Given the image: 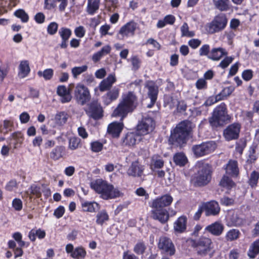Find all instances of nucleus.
Here are the masks:
<instances>
[{
	"mask_svg": "<svg viewBox=\"0 0 259 259\" xmlns=\"http://www.w3.org/2000/svg\"><path fill=\"white\" fill-rule=\"evenodd\" d=\"M138 105V97L134 92L128 91L122 94L118 104L111 114L112 117L119 118L120 122H112L107 127V133L113 138H118L120 137L124 127L122 121L129 113L135 110Z\"/></svg>",
	"mask_w": 259,
	"mask_h": 259,
	"instance_id": "nucleus-1",
	"label": "nucleus"
},
{
	"mask_svg": "<svg viewBox=\"0 0 259 259\" xmlns=\"http://www.w3.org/2000/svg\"><path fill=\"white\" fill-rule=\"evenodd\" d=\"M172 200V197L168 194L162 195L153 200L150 205L152 208L151 218L159 221L162 224L166 223L169 218L166 207L171 204Z\"/></svg>",
	"mask_w": 259,
	"mask_h": 259,
	"instance_id": "nucleus-2",
	"label": "nucleus"
},
{
	"mask_svg": "<svg viewBox=\"0 0 259 259\" xmlns=\"http://www.w3.org/2000/svg\"><path fill=\"white\" fill-rule=\"evenodd\" d=\"M90 187L96 193L100 195L104 200H109L118 197L120 191L114 186L102 179H97L90 183Z\"/></svg>",
	"mask_w": 259,
	"mask_h": 259,
	"instance_id": "nucleus-3",
	"label": "nucleus"
},
{
	"mask_svg": "<svg viewBox=\"0 0 259 259\" xmlns=\"http://www.w3.org/2000/svg\"><path fill=\"white\" fill-rule=\"evenodd\" d=\"M198 167L197 172L195 174L192 182L196 187H203L207 185L211 179V171L209 165L199 162L196 165Z\"/></svg>",
	"mask_w": 259,
	"mask_h": 259,
	"instance_id": "nucleus-4",
	"label": "nucleus"
},
{
	"mask_svg": "<svg viewBox=\"0 0 259 259\" xmlns=\"http://www.w3.org/2000/svg\"><path fill=\"white\" fill-rule=\"evenodd\" d=\"M231 118V116L228 114L226 104L222 103L214 109L209 122L212 127H217L229 122Z\"/></svg>",
	"mask_w": 259,
	"mask_h": 259,
	"instance_id": "nucleus-5",
	"label": "nucleus"
},
{
	"mask_svg": "<svg viewBox=\"0 0 259 259\" xmlns=\"http://www.w3.org/2000/svg\"><path fill=\"white\" fill-rule=\"evenodd\" d=\"M187 242L192 247L195 248L197 254L201 256H205L212 248L211 240L204 236L197 240L188 239Z\"/></svg>",
	"mask_w": 259,
	"mask_h": 259,
	"instance_id": "nucleus-6",
	"label": "nucleus"
},
{
	"mask_svg": "<svg viewBox=\"0 0 259 259\" xmlns=\"http://www.w3.org/2000/svg\"><path fill=\"white\" fill-rule=\"evenodd\" d=\"M85 105L83 110L89 118L98 120L103 117L104 109L98 100L94 99Z\"/></svg>",
	"mask_w": 259,
	"mask_h": 259,
	"instance_id": "nucleus-7",
	"label": "nucleus"
},
{
	"mask_svg": "<svg viewBox=\"0 0 259 259\" xmlns=\"http://www.w3.org/2000/svg\"><path fill=\"white\" fill-rule=\"evenodd\" d=\"M74 96L76 102L81 106L85 105L91 99V94L88 88L81 83H78L76 85Z\"/></svg>",
	"mask_w": 259,
	"mask_h": 259,
	"instance_id": "nucleus-8",
	"label": "nucleus"
},
{
	"mask_svg": "<svg viewBox=\"0 0 259 259\" xmlns=\"http://www.w3.org/2000/svg\"><path fill=\"white\" fill-rule=\"evenodd\" d=\"M227 24V19L224 14L216 16L213 20L206 25L208 33L213 34L223 30Z\"/></svg>",
	"mask_w": 259,
	"mask_h": 259,
	"instance_id": "nucleus-9",
	"label": "nucleus"
},
{
	"mask_svg": "<svg viewBox=\"0 0 259 259\" xmlns=\"http://www.w3.org/2000/svg\"><path fill=\"white\" fill-rule=\"evenodd\" d=\"M155 127V121L153 118L149 115H145L138 124L137 130L141 135L144 136L151 133Z\"/></svg>",
	"mask_w": 259,
	"mask_h": 259,
	"instance_id": "nucleus-10",
	"label": "nucleus"
},
{
	"mask_svg": "<svg viewBox=\"0 0 259 259\" xmlns=\"http://www.w3.org/2000/svg\"><path fill=\"white\" fill-rule=\"evenodd\" d=\"M157 247L161 254L171 256L176 252L174 243L171 239L165 236H161L159 239Z\"/></svg>",
	"mask_w": 259,
	"mask_h": 259,
	"instance_id": "nucleus-11",
	"label": "nucleus"
},
{
	"mask_svg": "<svg viewBox=\"0 0 259 259\" xmlns=\"http://www.w3.org/2000/svg\"><path fill=\"white\" fill-rule=\"evenodd\" d=\"M216 148V144L213 141L202 143L200 145L193 146L192 150L196 156L200 157L208 154L213 152Z\"/></svg>",
	"mask_w": 259,
	"mask_h": 259,
	"instance_id": "nucleus-12",
	"label": "nucleus"
},
{
	"mask_svg": "<svg viewBox=\"0 0 259 259\" xmlns=\"http://www.w3.org/2000/svg\"><path fill=\"white\" fill-rule=\"evenodd\" d=\"M192 128V123L184 120L179 123V146L186 144Z\"/></svg>",
	"mask_w": 259,
	"mask_h": 259,
	"instance_id": "nucleus-13",
	"label": "nucleus"
},
{
	"mask_svg": "<svg viewBox=\"0 0 259 259\" xmlns=\"http://www.w3.org/2000/svg\"><path fill=\"white\" fill-rule=\"evenodd\" d=\"M145 88L148 89L147 95L150 99V103L147 105L148 108H152L155 104L158 94V87L153 80L146 81Z\"/></svg>",
	"mask_w": 259,
	"mask_h": 259,
	"instance_id": "nucleus-14",
	"label": "nucleus"
},
{
	"mask_svg": "<svg viewBox=\"0 0 259 259\" xmlns=\"http://www.w3.org/2000/svg\"><path fill=\"white\" fill-rule=\"evenodd\" d=\"M137 24L134 20H131L123 25L117 33V37L122 39L124 37L134 36L137 29Z\"/></svg>",
	"mask_w": 259,
	"mask_h": 259,
	"instance_id": "nucleus-15",
	"label": "nucleus"
},
{
	"mask_svg": "<svg viewBox=\"0 0 259 259\" xmlns=\"http://www.w3.org/2000/svg\"><path fill=\"white\" fill-rule=\"evenodd\" d=\"M145 166L138 160L133 161L126 171V174L129 177L138 178L141 179L144 176V172Z\"/></svg>",
	"mask_w": 259,
	"mask_h": 259,
	"instance_id": "nucleus-16",
	"label": "nucleus"
},
{
	"mask_svg": "<svg viewBox=\"0 0 259 259\" xmlns=\"http://www.w3.org/2000/svg\"><path fill=\"white\" fill-rule=\"evenodd\" d=\"M240 127V124L238 123H234L228 125L223 132L225 139L229 141L238 139Z\"/></svg>",
	"mask_w": 259,
	"mask_h": 259,
	"instance_id": "nucleus-17",
	"label": "nucleus"
},
{
	"mask_svg": "<svg viewBox=\"0 0 259 259\" xmlns=\"http://www.w3.org/2000/svg\"><path fill=\"white\" fill-rule=\"evenodd\" d=\"M102 97V102L104 105L108 106L112 102L116 100L119 97L120 89L114 87Z\"/></svg>",
	"mask_w": 259,
	"mask_h": 259,
	"instance_id": "nucleus-18",
	"label": "nucleus"
},
{
	"mask_svg": "<svg viewBox=\"0 0 259 259\" xmlns=\"http://www.w3.org/2000/svg\"><path fill=\"white\" fill-rule=\"evenodd\" d=\"M141 140V135L139 132H128L122 138L123 144L128 147L134 146Z\"/></svg>",
	"mask_w": 259,
	"mask_h": 259,
	"instance_id": "nucleus-19",
	"label": "nucleus"
},
{
	"mask_svg": "<svg viewBox=\"0 0 259 259\" xmlns=\"http://www.w3.org/2000/svg\"><path fill=\"white\" fill-rule=\"evenodd\" d=\"M206 216L218 215L220 211L219 203L215 201H210L203 204Z\"/></svg>",
	"mask_w": 259,
	"mask_h": 259,
	"instance_id": "nucleus-20",
	"label": "nucleus"
},
{
	"mask_svg": "<svg viewBox=\"0 0 259 259\" xmlns=\"http://www.w3.org/2000/svg\"><path fill=\"white\" fill-rule=\"evenodd\" d=\"M58 34L61 38V42L60 47L62 49H66L68 47V41L72 35L71 30L65 27H62L60 28Z\"/></svg>",
	"mask_w": 259,
	"mask_h": 259,
	"instance_id": "nucleus-21",
	"label": "nucleus"
},
{
	"mask_svg": "<svg viewBox=\"0 0 259 259\" xmlns=\"http://www.w3.org/2000/svg\"><path fill=\"white\" fill-rule=\"evenodd\" d=\"M81 211L84 212L94 213L100 208V205L96 201H89L83 199L80 200Z\"/></svg>",
	"mask_w": 259,
	"mask_h": 259,
	"instance_id": "nucleus-22",
	"label": "nucleus"
},
{
	"mask_svg": "<svg viewBox=\"0 0 259 259\" xmlns=\"http://www.w3.org/2000/svg\"><path fill=\"white\" fill-rule=\"evenodd\" d=\"M164 161L162 156L159 154H154L152 156L149 164V167L152 172L156 171V169L163 167Z\"/></svg>",
	"mask_w": 259,
	"mask_h": 259,
	"instance_id": "nucleus-23",
	"label": "nucleus"
},
{
	"mask_svg": "<svg viewBox=\"0 0 259 259\" xmlns=\"http://www.w3.org/2000/svg\"><path fill=\"white\" fill-rule=\"evenodd\" d=\"M57 94L61 97V102L62 103H68L72 99L70 90L68 89L64 85L58 86Z\"/></svg>",
	"mask_w": 259,
	"mask_h": 259,
	"instance_id": "nucleus-24",
	"label": "nucleus"
},
{
	"mask_svg": "<svg viewBox=\"0 0 259 259\" xmlns=\"http://www.w3.org/2000/svg\"><path fill=\"white\" fill-rule=\"evenodd\" d=\"M66 154V148L64 146H57L50 153V157L54 161L63 158Z\"/></svg>",
	"mask_w": 259,
	"mask_h": 259,
	"instance_id": "nucleus-25",
	"label": "nucleus"
},
{
	"mask_svg": "<svg viewBox=\"0 0 259 259\" xmlns=\"http://www.w3.org/2000/svg\"><path fill=\"white\" fill-rule=\"evenodd\" d=\"M224 229L222 224L215 222L205 228V230L214 236H219L222 234Z\"/></svg>",
	"mask_w": 259,
	"mask_h": 259,
	"instance_id": "nucleus-26",
	"label": "nucleus"
},
{
	"mask_svg": "<svg viewBox=\"0 0 259 259\" xmlns=\"http://www.w3.org/2000/svg\"><path fill=\"white\" fill-rule=\"evenodd\" d=\"M227 54L228 53L225 49L220 47L213 48L210 51L208 59L213 61H219Z\"/></svg>",
	"mask_w": 259,
	"mask_h": 259,
	"instance_id": "nucleus-27",
	"label": "nucleus"
},
{
	"mask_svg": "<svg viewBox=\"0 0 259 259\" xmlns=\"http://www.w3.org/2000/svg\"><path fill=\"white\" fill-rule=\"evenodd\" d=\"M225 170L227 174L232 177H237L239 174L237 161L234 160H230L226 165Z\"/></svg>",
	"mask_w": 259,
	"mask_h": 259,
	"instance_id": "nucleus-28",
	"label": "nucleus"
},
{
	"mask_svg": "<svg viewBox=\"0 0 259 259\" xmlns=\"http://www.w3.org/2000/svg\"><path fill=\"white\" fill-rule=\"evenodd\" d=\"M18 70V76L20 78H23L27 77L30 72L28 61H21L20 63Z\"/></svg>",
	"mask_w": 259,
	"mask_h": 259,
	"instance_id": "nucleus-29",
	"label": "nucleus"
},
{
	"mask_svg": "<svg viewBox=\"0 0 259 259\" xmlns=\"http://www.w3.org/2000/svg\"><path fill=\"white\" fill-rule=\"evenodd\" d=\"M111 48L109 45L104 46L101 50L94 53L92 57V60L94 63L99 62L104 56L108 55L111 52Z\"/></svg>",
	"mask_w": 259,
	"mask_h": 259,
	"instance_id": "nucleus-30",
	"label": "nucleus"
},
{
	"mask_svg": "<svg viewBox=\"0 0 259 259\" xmlns=\"http://www.w3.org/2000/svg\"><path fill=\"white\" fill-rule=\"evenodd\" d=\"M10 139H13L15 141L13 143L14 149H16L21 146L23 143L24 137L23 133L20 131H17L13 133L10 137Z\"/></svg>",
	"mask_w": 259,
	"mask_h": 259,
	"instance_id": "nucleus-31",
	"label": "nucleus"
},
{
	"mask_svg": "<svg viewBox=\"0 0 259 259\" xmlns=\"http://www.w3.org/2000/svg\"><path fill=\"white\" fill-rule=\"evenodd\" d=\"M69 117V115L66 111L58 112L54 117L55 124L58 126H63L64 125Z\"/></svg>",
	"mask_w": 259,
	"mask_h": 259,
	"instance_id": "nucleus-32",
	"label": "nucleus"
},
{
	"mask_svg": "<svg viewBox=\"0 0 259 259\" xmlns=\"http://www.w3.org/2000/svg\"><path fill=\"white\" fill-rule=\"evenodd\" d=\"M100 0H88L87 12L91 15H94L99 10Z\"/></svg>",
	"mask_w": 259,
	"mask_h": 259,
	"instance_id": "nucleus-33",
	"label": "nucleus"
},
{
	"mask_svg": "<svg viewBox=\"0 0 259 259\" xmlns=\"http://www.w3.org/2000/svg\"><path fill=\"white\" fill-rule=\"evenodd\" d=\"M46 233L45 230L38 229L36 230L34 229L31 230L28 234V237L32 242H34L36 240V236L39 239H42L46 237Z\"/></svg>",
	"mask_w": 259,
	"mask_h": 259,
	"instance_id": "nucleus-34",
	"label": "nucleus"
},
{
	"mask_svg": "<svg viewBox=\"0 0 259 259\" xmlns=\"http://www.w3.org/2000/svg\"><path fill=\"white\" fill-rule=\"evenodd\" d=\"M14 122L11 119H5L3 121V125L0 124V133L4 135L11 132L14 128Z\"/></svg>",
	"mask_w": 259,
	"mask_h": 259,
	"instance_id": "nucleus-35",
	"label": "nucleus"
},
{
	"mask_svg": "<svg viewBox=\"0 0 259 259\" xmlns=\"http://www.w3.org/2000/svg\"><path fill=\"white\" fill-rule=\"evenodd\" d=\"M259 253V239L254 241L249 246L247 255L250 258H254Z\"/></svg>",
	"mask_w": 259,
	"mask_h": 259,
	"instance_id": "nucleus-36",
	"label": "nucleus"
},
{
	"mask_svg": "<svg viewBox=\"0 0 259 259\" xmlns=\"http://www.w3.org/2000/svg\"><path fill=\"white\" fill-rule=\"evenodd\" d=\"M215 8L221 11H228L230 7L229 0H213Z\"/></svg>",
	"mask_w": 259,
	"mask_h": 259,
	"instance_id": "nucleus-37",
	"label": "nucleus"
},
{
	"mask_svg": "<svg viewBox=\"0 0 259 259\" xmlns=\"http://www.w3.org/2000/svg\"><path fill=\"white\" fill-rule=\"evenodd\" d=\"M82 147L81 139L77 137H70L68 141V148L75 150Z\"/></svg>",
	"mask_w": 259,
	"mask_h": 259,
	"instance_id": "nucleus-38",
	"label": "nucleus"
},
{
	"mask_svg": "<svg viewBox=\"0 0 259 259\" xmlns=\"http://www.w3.org/2000/svg\"><path fill=\"white\" fill-rule=\"evenodd\" d=\"M146 249L145 242L143 240H139L135 245L133 251L137 255H143Z\"/></svg>",
	"mask_w": 259,
	"mask_h": 259,
	"instance_id": "nucleus-39",
	"label": "nucleus"
},
{
	"mask_svg": "<svg viewBox=\"0 0 259 259\" xmlns=\"http://www.w3.org/2000/svg\"><path fill=\"white\" fill-rule=\"evenodd\" d=\"M240 235L241 233L239 230L232 229L227 232L225 235V239L227 241L232 242L237 240Z\"/></svg>",
	"mask_w": 259,
	"mask_h": 259,
	"instance_id": "nucleus-40",
	"label": "nucleus"
},
{
	"mask_svg": "<svg viewBox=\"0 0 259 259\" xmlns=\"http://www.w3.org/2000/svg\"><path fill=\"white\" fill-rule=\"evenodd\" d=\"M96 224L103 226L104 223L109 220V217L106 210L99 211L96 215Z\"/></svg>",
	"mask_w": 259,
	"mask_h": 259,
	"instance_id": "nucleus-41",
	"label": "nucleus"
},
{
	"mask_svg": "<svg viewBox=\"0 0 259 259\" xmlns=\"http://www.w3.org/2000/svg\"><path fill=\"white\" fill-rule=\"evenodd\" d=\"M168 143L172 146H178V124H176L175 128L171 131Z\"/></svg>",
	"mask_w": 259,
	"mask_h": 259,
	"instance_id": "nucleus-42",
	"label": "nucleus"
},
{
	"mask_svg": "<svg viewBox=\"0 0 259 259\" xmlns=\"http://www.w3.org/2000/svg\"><path fill=\"white\" fill-rule=\"evenodd\" d=\"M87 255L85 249L82 247H76L73 252L71 254V256L74 259H84Z\"/></svg>",
	"mask_w": 259,
	"mask_h": 259,
	"instance_id": "nucleus-43",
	"label": "nucleus"
},
{
	"mask_svg": "<svg viewBox=\"0 0 259 259\" xmlns=\"http://www.w3.org/2000/svg\"><path fill=\"white\" fill-rule=\"evenodd\" d=\"M106 143L105 140H102V142L99 141L92 142L90 144L91 151L96 153L101 151L103 149L104 144Z\"/></svg>",
	"mask_w": 259,
	"mask_h": 259,
	"instance_id": "nucleus-44",
	"label": "nucleus"
},
{
	"mask_svg": "<svg viewBox=\"0 0 259 259\" xmlns=\"http://www.w3.org/2000/svg\"><path fill=\"white\" fill-rule=\"evenodd\" d=\"M220 185L223 187L230 189L234 186L235 183L228 176H224L220 182Z\"/></svg>",
	"mask_w": 259,
	"mask_h": 259,
	"instance_id": "nucleus-45",
	"label": "nucleus"
},
{
	"mask_svg": "<svg viewBox=\"0 0 259 259\" xmlns=\"http://www.w3.org/2000/svg\"><path fill=\"white\" fill-rule=\"evenodd\" d=\"M37 74L39 77H43L46 80H49L54 75V70L52 68H48L45 69L43 71H38Z\"/></svg>",
	"mask_w": 259,
	"mask_h": 259,
	"instance_id": "nucleus-46",
	"label": "nucleus"
},
{
	"mask_svg": "<svg viewBox=\"0 0 259 259\" xmlns=\"http://www.w3.org/2000/svg\"><path fill=\"white\" fill-rule=\"evenodd\" d=\"M242 223V220L237 214L233 213L229 218L228 226H239Z\"/></svg>",
	"mask_w": 259,
	"mask_h": 259,
	"instance_id": "nucleus-47",
	"label": "nucleus"
},
{
	"mask_svg": "<svg viewBox=\"0 0 259 259\" xmlns=\"http://www.w3.org/2000/svg\"><path fill=\"white\" fill-rule=\"evenodd\" d=\"M14 15L20 19L23 23H26L29 20V16L23 9H18L15 11Z\"/></svg>",
	"mask_w": 259,
	"mask_h": 259,
	"instance_id": "nucleus-48",
	"label": "nucleus"
},
{
	"mask_svg": "<svg viewBox=\"0 0 259 259\" xmlns=\"http://www.w3.org/2000/svg\"><path fill=\"white\" fill-rule=\"evenodd\" d=\"M234 90V88L232 86L226 87L217 95L218 98H220L221 100H223L229 96Z\"/></svg>",
	"mask_w": 259,
	"mask_h": 259,
	"instance_id": "nucleus-49",
	"label": "nucleus"
},
{
	"mask_svg": "<svg viewBox=\"0 0 259 259\" xmlns=\"http://www.w3.org/2000/svg\"><path fill=\"white\" fill-rule=\"evenodd\" d=\"M10 71V66L8 63L0 65V81L3 82L6 77Z\"/></svg>",
	"mask_w": 259,
	"mask_h": 259,
	"instance_id": "nucleus-50",
	"label": "nucleus"
},
{
	"mask_svg": "<svg viewBox=\"0 0 259 259\" xmlns=\"http://www.w3.org/2000/svg\"><path fill=\"white\" fill-rule=\"evenodd\" d=\"M259 179V173L256 171H253L248 180L249 185L252 187L256 186Z\"/></svg>",
	"mask_w": 259,
	"mask_h": 259,
	"instance_id": "nucleus-51",
	"label": "nucleus"
},
{
	"mask_svg": "<svg viewBox=\"0 0 259 259\" xmlns=\"http://www.w3.org/2000/svg\"><path fill=\"white\" fill-rule=\"evenodd\" d=\"M88 66L86 65L81 66L74 67L71 69V73L74 78H76L79 75L86 71Z\"/></svg>",
	"mask_w": 259,
	"mask_h": 259,
	"instance_id": "nucleus-52",
	"label": "nucleus"
},
{
	"mask_svg": "<svg viewBox=\"0 0 259 259\" xmlns=\"http://www.w3.org/2000/svg\"><path fill=\"white\" fill-rule=\"evenodd\" d=\"M187 218L183 215L179 217V233H183L186 231Z\"/></svg>",
	"mask_w": 259,
	"mask_h": 259,
	"instance_id": "nucleus-53",
	"label": "nucleus"
},
{
	"mask_svg": "<svg viewBox=\"0 0 259 259\" xmlns=\"http://www.w3.org/2000/svg\"><path fill=\"white\" fill-rule=\"evenodd\" d=\"M182 36L192 37L195 33L193 31H189V27L186 23H184L181 28Z\"/></svg>",
	"mask_w": 259,
	"mask_h": 259,
	"instance_id": "nucleus-54",
	"label": "nucleus"
},
{
	"mask_svg": "<svg viewBox=\"0 0 259 259\" xmlns=\"http://www.w3.org/2000/svg\"><path fill=\"white\" fill-rule=\"evenodd\" d=\"M58 24L55 22H51L47 27V32L50 35H54L58 29Z\"/></svg>",
	"mask_w": 259,
	"mask_h": 259,
	"instance_id": "nucleus-55",
	"label": "nucleus"
},
{
	"mask_svg": "<svg viewBox=\"0 0 259 259\" xmlns=\"http://www.w3.org/2000/svg\"><path fill=\"white\" fill-rule=\"evenodd\" d=\"M30 193L37 198H40L41 196V192L40 187L36 185H32L30 187Z\"/></svg>",
	"mask_w": 259,
	"mask_h": 259,
	"instance_id": "nucleus-56",
	"label": "nucleus"
},
{
	"mask_svg": "<svg viewBox=\"0 0 259 259\" xmlns=\"http://www.w3.org/2000/svg\"><path fill=\"white\" fill-rule=\"evenodd\" d=\"M17 3V0H0V5L4 9L8 8L11 6H15Z\"/></svg>",
	"mask_w": 259,
	"mask_h": 259,
	"instance_id": "nucleus-57",
	"label": "nucleus"
},
{
	"mask_svg": "<svg viewBox=\"0 0 259 259\" xmlns=\"http://www.w3.org/2000/svg\"><path fill=\"white\" fill-rule=\"evenodd\" d=\"M112 85L107 82L104 79L102 80L99 85V89L100 92H103L111 90Z\"/></svg>",
	"mask_w": 259,
	"mask_h": 259,
	"instance_id": "nucleus-58",
	"label": "nucleus"
},
{
	"mask_svg": "<svg viewBox=\"0 0 259 259\" xmlns=\"http://www.w3.org/2000/svg\"><path fill=\"white\" fill-rule=\"evenodd\" d=\"M57 0H45L44 1V9L51 10L54 9L56 6Z\"/></svg>",
	"mask_w": 259,
	"mask_h": 259,
	"instance_id": "nucleus-59",
	"label": "nucleus"
},
{
	"mask_svg": "<svg viewBox=\"0 0 259 259\" xmlns=\"http://www.w3.org/2000/svg\"><path fill=\"white\" fill-rule=\"evenodd\" d=\"M233 60L234 57H226L220 62L219 66L223 69L226 68L232 62Z\"/></svg>",
	"mask_w": 259,
	"mask_h": 259,
	"instance_id": "nucleus-60",
	"label": "nucleus"
},
{
	"mask_svg": "<svg viewBox=\"0 0 259 259\" xmlns=\"http://www.w3.org/2000/svg\"><path fill=\"white\" fill-rule=\"evenodd\" d=\"M210 47L207 44L201 46L199 50V54L200 56H206L208 58L210 53Z\"/></svg>",
	"mask_w": 259,
	"mask_h": 259,
	"instance_id": "nucleus-61",
	"label": "nucleus"
},
{
	"mask_svg": "<svg viewBox=\"0 0 259 259\" xmlns=\"http://www.w3.org/2000/svg\"><path fill=\"white\" fill-rule=\"evenodd\" d=\"M12 206L16 211L21 210L23 207L21 200L19 198L14 199L12 201Z\"/></svg>",
	"mask_w": 259,
	"mask_h": 259,
	"instance_id": "nucleus-62",
	"label": "nucleus"
},
{
	"mask_svg": "<svg viewBox=\"0 0 259 259\" xmlns=\"http://www.w3.org/2000/svg\"><path fill=\"white\" fill-rule=\"evenodd\" d=\"M17 188V183L16 180H11L8 182L5 186V189L8 191H12L15 188Z\"/></svg>",
	"mask_w": 259,
	"mask_h": 259,
	"instance_id": "nucleus-63",
	"label": "nucleus"
},
{
	"mask_svg": "<svg viewBox=\"0 0 259 259\" xmlns=\"http://www.w3.org/2000/svg\"><path fill=\"white\" fill-rule=\"evenodd\" d=\"M195 84L196 88L198 90H204L207 87V82L204 78L198 79Z\"/></svg>",
	"mask_w": 259,
	"mask_h": 259,
	"instance_id": "nucleus-64",
	"label": "nucleus"
}]
</instances>
